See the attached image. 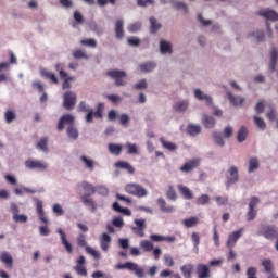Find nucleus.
<instances>
[{
    "instance_id": "f257e3e1",
    "label": "nucleus",
    "mask_w": 278,
    "mask_h": 278,
    "mask_svg": "<svg viewBox=\"0 0 278 278\" xmlns=\"http://www.w3.org/2000/svg\"><path fill=\"white\" fill-rule=\"evenodd\" d=\"M36 210L37 214L39 216L40 223H42L45 226L39 227V233L40 236H49L51 233V230L49 229V218H47V215H45V207L42 206V200H36Z\"/></svg>"
},
{
    "instance_id": "f03ea898",
    "label": "nucleus",
    "mask_w": 278,
    "mask_h": 278,
    "mask_svg": "<svg viewBox=\"0 0 278 278\" xmlns=\"http://www.w3.org/2000/svg\"><path fill=\"white\" fill-rule=\"evenodd\" d=\"M125 190L127 194L138 197L139 199H142L143 197H147L149 194V191L144 187L135 182L126 185Z\"/></svg>"
},
{
    "instance_id": "7ed1b4c3",
    "label": "nucleus",
    "mask_w": 278,
    "mask_h": 278,
    "mask_svg": "<svg viewBox=\"0 0 278 278\" xmlns=\"http://www.w3.org/2000/svg\"><path fill=\"white\" fill-rule=\"evenodd\" d=\"M116 268L118 270H130L131 273H135L136 277L138 278H144V268L140 267L136 263L126 262L124 264H117Z\"/></svg>"
},
{
    "instance_id": "20e7f679",
    "label": "nucleus",
    "mask_w": 278,
    "mask_h": 278,
    "mask_svg": "<svg viewBox=\"0 0 278 278\" xmlns=\"http://www.w3.org/2000/svg\"><path fill=\"white\" fill-rule=\"evenodd\" d=\"M258 236L265 238V240H277L278 228L275 225H263L258 232Z\"/></svg>"
},
{
    "instance_id": "39448f33",
    "label": "nucleus",
    "mask_w": 278,
    "mask_h": 278,
    "mask_svg": "<svg viewBox=\"0 0 278 278\" xmlns=\"http://www.w3.org/2000/svg\"><path fill=\"white\" fill-rule=\"evenodd\" d=\"M108 77L114 79L115 86H125V77H127V73L121 70H111L106 72Z\"/></svg>"
},
{
    "instance_id": "423d86ee",
    "label": "nucleus",
    "mask_w": 278,
    "mask_h": 278,
    "mask_svg": "<svg viewBox=\"0 0 278 278\" xmlns=\"http://www.w3.org/2000/svg\"><path fill=\"white\" fill-rule=\"evenodd\" d=\"M258 203H260V198L252 197L250 199L249 208H248V212H247V220L249 223H251V220H255V218L257 216V210H255V207L257 206Z\"/></svg>"
},
{
    "instance_id": "0eeeda50",
    "label": "nucleus",
    "mask_w": 278,
    "mask_h": 278,
    "mask_svg": "<svg viewBox=\"0 0 278 278\" xmlns=\"http://www.w3.org/2000/svg\"><path fill=\"white\" fill-rule=\"evenodd\" d=\"M25 166L29 170H47V168H49V165L45 163V161L34 160V159L26 160Z\"/></svg>"
},
{
    "instance_id": "6e6552de",
    "label": "nucleus",
    "mask_w": 278,
    "mask_h": 278,
    "mask_svg": "<svg viewBox=\"0 0 278 278\" xmlns=\"http://www.w3.org/2000/svg\"><path fill=\"white\" fill-rule=\"evenodd\" d=\"M77 103V94L73 91H67L63 96V108L65 110H73Z\"/></svg>"
},
{
    "instance_id": "1a4fd4ad",
    "label": "nucleus",
    "mask_w": 278,
    "mask_h": 278,
    "mask_svg": "<svg viewBox=\"0 0 278 278\" xmlns=\"http://www.w3.org/2000/svg\"><path fill=\"white\" fill-rule=\"evenodd\" d=\"M74 270L80 277H88V269H86V257L84 255H80L79 258L76 261V266L74 267Z\"/></svg>"
},
{
    "instance_id": "9d476101",
    "label": "nucleus",
    "mask_w": 278,
    "mask_h": 278,
    "mask_svg": "<svg viewBox=\"0 0 278 278\" xmlns=\"http://www.w3.org/2000/svg\"><path fill=\"white\" fill-rule=\"evenodd\" d=\"M242 233H244V228H241L239 230L231 232L228 236L227 248L233 249V247H236V242H238V240H240V238H242Z\"/></svg>"
},
{
    "instance_id": "9b49d317",
    "label": "nucleus",
    "mask_w": 278,
    "mask_h": 278,
    "mask_svg": "<svg viewBox=\"0 0 278 278\" xmlns=\"http://www.w3.org/2000/svg\"><path fill=\"white\" fill-rule=\"evenodd\" d=\"M73 123H75V116L71 114H65L59 119V124L56 126L58 131H64V126L70 125L73 126Z\"/></svg>"
},
{
    "instance_id": "f8f14e48",
    "label": "nucleus",
    "mask_w": 278,
    "mask_h": 278,
    "mask_svg": "<svg viewBox=\"0 0 278 278\" xmlns=\"http://www.w3.org/2000/svg\"><path fill=\"white\" fill-rule=\"evenodd\" d=\"M147 220L144 219H135V227H132L134 233L139 236V238H144V229H147Z\"/></svg>"
},
{
    "instance_id": "ddd939ff",
    "label": "nucleus",
    "mask_w": 278,
    "mask_h": 278,
    "mask_svg": "<svg viewBox=\"0 0 278 278\" xmlns=\"http://www.w3.org/2000/svg\"><path fill=\"white\" fill-rule=\"evenodd\" d=\"M258 16L266 18V21H278V13L273 9H263L257 12Z\"/></svg>"
},
{
    "instance_id": "4468645a",
    "label": "nucleus",
    "mask_w": 278,
    "mask_h": 278,
    "mask_svg": "<svg viewBox=\"0 0 278 278\" xmlns=\"http://www.w3.org/2000/svg\"><path fill=\"white\" fill-rule=\"evenodd\" d=\"M56 232L61 237V243L65 248L66 253H70V254L73 253V245L70 243L68 239L66 238V232H64L62 228H59Z\"/></svg>"
},
{
    "instance_id": "2eb2a0df",
    "label": "nucleus",
    "mask_w": 278,
    "mask_h": 278,
    "mask_svg": "<svg viewBox=\"0 0 278 278\" xmlns=\"http://www.w3.org/2000/svg\"><path fill=\"white\" fill-rule=\"evenodd\" d=\"M239 175H238V167L231 166L229 169V174L227 175L226 186H231L238 182Z\"/></svg>"
},
{
    "instance_id": "dca6fc26",
    "label": "nucleus",
    "mask_w": 278,
    "mask_h": 278,
    "mask_svg": "<svg viewBox=\"0 0 278 278\" xmlns=\"http://www.w3.org/2000/svg\"><path fill=\"white\" fill-rule=\"evenodd\" d=\"M60 77L63 80L62 88L63 90L71 89V81H75V77L68 76V74L65 71H60Z\"/></svg>"
},
{
    "instance_id": "f3484780",
    "label": "nucleus",
    "mask_w": 278,
    "mask_h": 278,
    "mask_svg": "<svg viewBox=\"0 0 278 278\" xmlns=\"http://www.w3.org/2000/svg\"><path fill=\"white\" fill-rule=\"evenodd\" d=\"M125 22L123 20H117L115 22V37L117 40H123L125 38Z\"/></svg>"
},
{
    "instance_id": "a211bd4d",
    "label": "nucleus",
    "mask_w": 278,
    "mask_h": 278,
    "mask_svg": "<svg viewBox=\"0 0 278 278\" xmlns=\"http://www.w3.org/2000/svg\"><path fill=\"white\" fill-rule=\"evenodd\" d=\"M199 159H194V160H191L187 163H185L181 167H180V170L181 173H191V170H194V168H197L199 166Z\"/></svg>"
},
{
    "instance_id": "6ab92c4d",
    "label": "nucleus",
    "mask_w": 278,
    "mask_h": 278,
    "mask_svg": "<svg viewBox=\"0 0 278 278\" xmlns=\"http://www.w3.org/2000/svg\"><path fill=\"white\" fill-rule=\"evenodd\" d=\"M197 275H198V278H210L211 277L210 267L205 264H198Z\"/></svg>"
},
{
    "instance_id": "aec40b11",
    "label": "nucleus",
    "mask_w": 278,
    "mask_h": 278,
    "mask_svg": "<svg viewBox=\"0 0 278 278\" xmlns=\"http://www.w3.org/2000/svg\"><path fill=\"white\" fill-rule=\"evenodd\" d=\"M79 160L87 170H90V172L94 170V166H97V163L94 162V160L86 155H81Z\"/></svg>"
},
{
    "instance_id": "412c9836",
    "label": "nucleus",
    "mask_w": 278,
    "mask_h": 278,
    "mask_svg": "<svg viewBox=\"0 0 278 278\" xmlns=\"http://www.w3.org/2000/svg\"><path fill=\"white\" fill-rule=\"evenodd\" d=\"M178 190L180 194L184 197V199H187V201L194 199V194L192 193L190 188H188L187 186L178 185Z\"/></svg>"
},
{
    "instance_id": "4be33fe9",
    "label": "nucleus",
    "mask_w": 278,
    "mask_h": 278,
    "mask_svg": "<svg viewBox=\"0 0 278 278\" xmlns=\"http://www.w3.org/2000/svg\"><path fill=\"white\" fill-rule=\"evenodd\" d=\"M110 244H112V237H110V235L106 232H103L100 240L102 251H108L110 249Z\"/></svg>"
},
{
    "instance_id": "5701e85b",
    "label": "nucleus",
    "mask_w": 278,
    "mask_h": 278,
    "mask_svg": "<svg viewBox=\"0 0 278 278\" xmlns=\"http://www.w3.org/2000/svg\"><path fill=\"white\" fill-rule=\"evenodd\" d=\"M80 188H83V190H85V194L84 195H87V197H92V194H94V192H97V188H94L92 186V184H89V182H86V181H83L80 185Z\"/></svg>"
},
{
    "instance_id": "b1692460",
    "label": "nucleus",
    "mask_w": 278,
    "mask_h": 278,
    "mask_svg": "<svg viewBox=\"0 0 278 278\" xmlns=\"http://www.w3.org/2000/svg\"><path fill=\"white\" fill-rule=\"evenodd\" d=\"M194 97L199 101H205L206 105H212V97L204 94L200 89L194 90Z\"/></svg>"
},
{
    "instance_id": "393cba45",
    "label": "nucleus",
    "mask_w": 278,
    "mask_h": 278,
    "mask_svg": "<svg viewBox=\"0 0 278 278\" xmlns=\"http://www.w3.org/2000/svg\"><path fill=\"white\" fill-rule=\"evenodd\" d=\"M227 97L232 105L235 108H238V105H242L244 103V98L242 97H236L230 91L227 92Z\"/></svg>"
},
{
    "instance_id": "a878e982",
    "label": "nucleus",
    "mask_w": 278,
    "mask_h": 278,
    "mask_svg": "<svg viewBox=\"0 0 278 278\" xmlns=\"http://www.w3.org/2000/svg\"><path fill=\"white\" fill-rule=\"evenodd\" d=\"M157 205H159L160 210H162L163 212H165L167 214H170L175 210V207H173L170 205H166V200H164V198L157 199Z\"/></svg>"
},
{
    "instance_id": "bb28decb",
    "label": "nucleus",
    "mask_w": 278,
    "mask_h": 278,
    "mask_svg": "<svg viewBox=\"0 0 278 278\" xmlns=\"http://www.w3.org/2000/svg\"><path fill=\"white\" fill-rule=\"evenodd\" d=\"M150 240L153 242H175V237H164L161 235H151Z\"/></svg>"
},
{
    "instance_id": "cd10ccee",
    "label": "nucleus",
    "mask_w": 278,
    "mask_h": 278,
    "mask_svg": "<svg viewBox=\"0 0 278 278\" xmlns=\"http://www.w3.org/2000/svg\"><path fill=\"white\" fill-rule=\"evenodd\" d=\"M115 166L117 168H124L129 173V175H134V173H136V168H134V166H131L129 163L125 161H118L117 163H115Z\"/></svg>"
},
{
    "instance_id": "c85d7f7f",
    "label": "nucleus",
    "mask_w": 278,
    "mask_h": 278,
    "mask_svg": "<svg viewBox=\"0 0 278 278\" xmlns=\"http://www.w3.org/2000/svg\"><path fill=\"white\" fill-rule=\"evenodd\" d=\"M41 77H46V79H50V81L52 84H59V79L58 76L55 75V73L47 71V70H42L41 71Z\"/></svg>"
},
{
    "instance_id": "c756f323",
    "label": "nucleus",
    "mask_w": 278,
    "mask_h": 278,
    "mask_svg": "<svg viewBox=\"0 0 278 278\" xmlns=\"http://www.w3.org/2000/svg\"><path fill=\"white\" fill-rule=\"evenodd\" d=\"M202 123L206 129H213L214 125H216V119L210 115H203Z\"/></svg>"
},
{
    "instance_id": "7c9ffc66",
    "label": "nucleus",
    "mask_w": 278,
    "mask_h": 278,
    "mask_svg": "<svg viewBox=\"0 0 278 278\" xmlns=\"http://www.w3.org/2000/svg\"><path fill=\"white\" fill-rule=\"evenodd\" d=\"M180 270L185 278H192V273H194V266L187 264L180 267Z\"/></svg>"
},
{
    "instance_id": "2f4dec72",
    "label": "nucleus",
    "mask_w": 278,
    "mask_h": 278,
    "mask_svg": "<svg viewBox=\"0 0 278 278\" xmlns=\"http://www.w3.org/2000/svg\"><path fill=\"white\" fill-rule=\"evenodd\" d=\"M262 266L264 268V273H273L275 270V265L273 264V261L270 258H265L262 261Z\"/></svg>"
},
{
    "instance_id": "473e14b6",
    "label": "nucleus",
    "mask_w": 278,
    "mask_h": 278,
    "mask_svg": "<svg viewBox=\"0 0 278 278\" xmlns=\"http://www.w3.org/2000/svg\"><path fill=\"white\" fill-rule=\"evenodd\" d=\"M80 201L84 203V205H90L91 212H97V203H94V201H92L90 195H81Z\"/></svg>"
},
{
    "instance_id": "72a5a7b5",
    "label": "nucleus",
    "mask_w": 278,
    "mask_h": 278,
    "mask_svg": "<svg viewBox=\"0 0 278 278\" xmlns=\"http://www.w3.org/2000/svg\"><path fill=\"white\" fill-rule=\"evenodd\" d=\"M160 142H161L163 149H166L167 151H177V144H175L170 141H166V139H164V137L160 138Z\"/></svg>"
},
{
    "instance_id": "f704fd0d",
    "label": "nucleus",
    "mask_w": 278,
    "mask_h": 278,
    "mask_svg": "<svg viewBox=\"0 0 278 278\" xmlns=\"http://www.w3.org/2000/svg\"><path fill=\"white\" fill-rule=\"evenodd\" d=\"M48 144H49V138L43 137L37 142V149H39V151H43V153H48L49 152V148L47 147Z\"/></svg>"
},
{
    "instance_id": "c9c22d12",
    "label": "nucleus",
    "mask_w": 278,
    "mask_h": 278,
    "mask_svg": "<svg viewBox=\"0 0 278 278\" xmlns=\"http://www.w3.org/2000/svg\"><path fill=\"white\" fill-rule=\"evenodd\" d=\"M155 62H147V63H142L139 65L140 71H142V73H151L152 71L155 70Z\"/></svg>"
},
{
    "instance_id": "e433bc0d",
    "label": "nucleus",
    "mask_w": 278,
    "mask_h": 278,
    "mask_svg": "<svg viewBox=\"0 0 278 278\" xmlns=\"http://www.w3.org/2000/svg\"><path fill=\"white\" fill-rule=\"evenodd\" d=\"M182 224L187 229H190L192 227H197L199 225V217H190L182 220Z\"/></svg>"
},
{
    "instance_id": "4c0bfd02",
    "label": "nucleus",
    "mask_w": 278,
    "mask_h": 278,
    "mask_svg": "<svg viewBox=\"0 0 278 278\" xmlns=\"http://www.w3.org/2000/svg\"><path fill=\"white\" fill-rule=\"evenodd\" d=\"M0 260L3 264H5V266H9V268H12V255H10V253L8 252H2L0 254Z\"/></svg>"
},
{
    "instance_id": "58836bf2",
    "label": "nucleus",
    "mask_w": 278,
    "mask_h": 278,
    "mask_svg": "<svg viewBox=\"0 0 278 278\" xmlns=\"http://www.w3.org/2000/svg\"><path fill=\"white\" fill-rule=\"evenodd\" d=\"M160 51L161 53H173V46L170 42L163 40L160 42Z\"/></svg>"
},
{
    "instance_id": "ea45409f",
    "label": "nucleus",
    "mask_w": 278,
    "mask_h": 278,
    "mask_svg": "<svg viewBox=\"0 0 278 278\" xmlns=\"http://www.w3.org/2000/svg\"><path fill=\"white\" fill-rule=\"evenodd\" d=\"M113 210L124 214V216H131V211L129 208H123L118 202L113 203Z\"/></svg>"
},
{
    "instance_id": "a19ab883",
    "label": "nucleus",
    "mask_w": 278,
    "mask_h": 278,
    "mask_svg": "<svg viewBox=\"0 0 278 278\" xmlns=\"http://www.w3.org/2000/svg\"><path fill=\"white\" fill-rule=\"evenodd\" d=\"M109 151L113 155H121V153L123 151V146L116 144V143H110L109 144Z\"/></svg>"
},
{
    "instance_id": "79ce46f5",
    "label": "nucleus",
    "mask_w": 278,
    "mask_h": 278,
    "mask_svg": "<svg viewBox=\"0 0 278 278\" xmlns=\"http://www.w3.org/2000/svg\"><path fill=\"white\" fill-rule=\"evenodd\" d=\"M150 25L151 34H157L159 29L162 27V24L157 23L155 17H150Z\"/></svg>"
},
{
    "instance_id": "37998d69",
    "label": "nucleus",
    "mask_w": 278,
    "mask_h": 278,
    "mask_svg": "<svg viewBox=\"0 0 278 278\" xmlns=\"http://www.w3.org/2000/svg\"><path fill=\"white\" fill-rule=\"evenodd\" d=\"M247 136H249V130L247 129V127L242 126L237 134L238 142H244V140H247Z\"/></svg>"
},
{
    "instance_id": "c03bdc74",
    "label": "nucleus",
    "mask_w": 278,
    "mask_h": 278,
    "mask_svg": "<svg viewBox=\"0 0 278 278\" xmlns=\"http://www.w3.org/2000/svg\"><path fill=\"white\" fill-rule=\"evenodd\" d=\"M174 110L176 112H186L188 110V101L184 100L174 104Z\"/></svg>"
},
{
    "instance_id": "a18cd8bd",
    "label": "nucleus",
    "mask_w": 278,
    "mask_h": 278,
    "mask_svg": "<svg viewBox=\"0 0 278 278\" xmlns=\"http://www.w3.org/2000/svg\"><path fill=\"white\" fill-rule=\"evenodd\" d=\"M67 136L72 140H77V138H79V131H77V128H75L73 126H68L67 127Z\"/></svg>"
},
{
    "instance_id": "49530a36",
    "label": "nucleus",
    "mask_w": 278,
    "mask_h": 278,
    "mask_svg": "<svg viewBox=\"0 0 278 278\" xmlns=\"http://www.w3.org/2000/svg\"><path fill=\"white\" fill-rule=\"evenodd\" d=\"M140 247L143 249V251H146V253H151V251H153V242L149 240L141 241Z\"/></svg>"
},
{
    "instance_id": "de8ad7c7",
    "label": "nucleus",
    "mask_w": 278,
    "mask_h": 278,
    "mask_svg": "<svg viewBox=\"0 0 278 278\" xmlns=\"http://www.w3.org/2000/svg\"><path fill=\"white\" fill-rule=\"evenodd\" d=\"M166 197L169 199V201H177V192L175 191V187L172 185L168 186Z\"/></svg>"
},
{
    "instance_id": "09e8293b",
    "label": "nucleus",
    "mask_w": 278,
    "mask_h": 278,
    "mask_svg": "<svg viewBox=\"0 0 278 278\" xmlns=\"http://www.w3.org/2000/svg\"><path fill=\"white\" fill-rule=\"evenodd\" d=\"M187 131L190 136H197L201 134V126L200 125H189Z\"/></svg>"
},
{
    "instance_id": "8fccbe9b",
    "label": "nucleus",
    "mask_w": 278,
    "mask_h": 278,
    "mask_svg": "<svg viewBox=\"0 0 278 278\" xmlns=\"http://www.w3.org/2000/svg\"><path fill=\"white\" fill-rule=\"evenodd\" d=\"M4 121L5 123H13V121H16V113L12 110H8L4 113Z\"/></svg>"
},
{
    "instance_id": "3c124183",
    "label": "nucleus",
    "mask_w": 278,
    "mask_h": 278,
    "mask_svg": "<svg viewBox=\"0 0 278 278\" xmlns=\"http://www.w3.org/2000/svg\"><path fill=\"white\" fill-rule=\"evenodd\" d=\"M277 60H278L277 49L273 48L271 49V63H270L271 71H275V68H277Z\"/></svg>"
},
{
    "instance_id": "603ef678",
    "label": "nucleus",
    "mask_w": 278,
    "mask_h": 278,
    "mask_svg": "<svg viewBox=\"0 0 278 278\" xmlns=\"http://www.w3.org/2000/svg\"><path fill=\"white\" fill-rule=\"evenodd\" d=\"M260 168V162L257 159H250L249 161V173H253V170H257Z\"/></svg>"
},
{
    "instance_id": "864d4df0",
    "label": "nucleus",
    "mask_w": 278,
    "mask_h": 278,
    "mask_svg": "<svg viewBox=\"0 0 278 278\" xmlns=\"http://www.w3.org/2000/svg\"><path fill=\"white\" fill-rule=\"evenodd\" d=\"M128 155H136L138 153V146L136 143H126Z\"/></svg>"
},
{
    "instance_id": "5fc2aeb1",
    "label": "nucleus",
    "mask_w": 278,
    "mask_h": 278,
    "mask_svg": "<svg viewBox=\"0 0 278 278\" xmlns=\"http://www.w3.org/2000/svg\"><path fill=\"white\" fill-rule=\"evenodd\" d=\"M73 58L75 60H81V59L88 60V54H86L84 50H75L73 52Z\"/></svg>"
},
{
    "instance_id": "6e6d98bb",
    "label": "nucleus",
    "mask_w": 278,
    "mask_h": 278,
    "mask_svg": "<svg viewBox=\"0 0 278 278\" xmlns=\"http://www.w3.org/2000/svg\"><path fill=\"white\" fill-rule=\"evenodd\" d=\"M141 27H142V24H140V22H136V23L128 25V31L130 34H136V31H140Z\"/></svg>"
},
{
    "instance_id": "4d7b16f0",
    "label": "nucleus",
    "mask_w": 278,
    "mask_h": 278,
    "mask_svg": "<svg viewBox=\"0 0 278 278\" xmlns=\"http://www.w3.org/2000/svg\"><path fill=\"white\" fill-rule=\"evenodd\" d=\"M210 203V195L202 194L197 199V205H207Z\"/></svg>"
},
{
    "instance_id": "13d9d810",
    "label": "nucleus",
    "mask_w": 278,
    "mask_h": 278,
    "mask_svg": "<svg viewBox=\"0 0 278 278\" xmlns=\"http://www.w3.org/2000/svg\"><path fill=\"white\" fill-rule=\"evenodd\" d=\"M174 8H176V10H182L185 14H188V4H186L185 2L176 1L174 3Z\"/></svg>"
},
{
    "instance_id": "bf43d9fd",
    "label": "nucleus",
    "mask_w": 278,
    "mask_h": 278,
    "mask_svg": "<svg viewBox=\"0 0 278 278\" xmlns=\"http://www.w3.org/2000/svg\"><path fill=\"white\" fill-rule=\"evenodd\" d=\"M254 123L256 127H258V129H266V122H264V119H262L261 117L254 116Z\"/></svg>"
},
{
    "instance_id": "052dcab7",
    "label": "nucleus",
    "mask_w": 278,
    "mask_h": 278,
    "mask_svg": "<svg viewBox=\"0 0 278 278\" xmlns=\"http://www.w3.org/2000/svg\"><path fill=\"white\" fill-rule=\"evenodd\" d=\"M245 275H247V278H257V268L248 267Z\"/></svg>"
},
{
    "instance_id": "680f3d73",
    "label": "nucleus",
    "mask_w": 278,
    "mask_h": 278,
    "mask_svg": "<svg viewBox=\"0 0 278 278\" xmlns=\"http://www.w3.org/2000/svg\"><path fill=\"white\" fill-rule=\"evenodd\" d=\"M213 138H214L216 144H219V147H224L225 146V140L223 139V135L222 134L214 132L213 134Z\"/></svg>"
},
{
    "instance_id": "e2e57ef3",
    "label": "nucleus",
    "mask_w": 278,
    "mask_h": 278,
    "mask_svg": "<svg viewBox=\"0 0 278 278\" xmlns=\"http://www.w3.org/2000/svg\"><path fill=\"white\" fill-rule=\"evenodd\" d=\"M112 225L114 227H118V229H122V227L125 226V222H123V217H115L113 220H112Z\"/></svg>"
},
{
    "instance_id": "0e129e2a",
    "label": "nucleus",
    "mask_w": 278,
    "mask_h": 278,
    "mask_svg": "<svg viewBox=\"0 0 278 278\" xmlns=\"http://www.w3.org/2000/svg\"><path fill=\"white\" fill-rule=\"evenodd\" d=\"M127 42L130 47H140L141 41L140 38L138 37H130L128 38Z\"/></svg>"
},
{
    "instance_id": "69168bd1",
    "label": "nucleus",
    "mask_w": 278,
    "mask_h": 278,
    "mask_svg": "<svg viewBox=\"0 0 278 278\" xmlns=\"http://www.w3.org/2000/svg\"><path fill=\"white\" fill-rule=\"evenodd\" d=\"M13 220H14L15 223H27V215L14 214V215H13Z\"/></svg>"
},
{
    "instance_id": "338daca9",
    "label": "nucleus",
    "mask_w": 278,
    "mask_h": 278,
    "mask_svg": "<svg viewBox=\"0 0 278 278\" xmlns=\"http://www.w3.org/2000/svg\"><path fill=\"white\" fill-rule=\"evenodd\" d=\"M80 45H85L87 47L94 48V47H97V40H94V39H83V40H80Z\"/></svg>"
},
{
    "instance_id": "774afa93",
    "label": "nucleus",
    "mask_w": 278,
    "mask_h": 278,
    "mask_svg": "<svg viewBox=\"0 0 278 278\" xmlns=\"http://www.w3.org/2000/svg\"><path fill=\"white\" fill-rule=\"evenodd\" d=\"M90 110L85 101H81L77 106V112H89Z\"/></svg>"
}]
</instances>
